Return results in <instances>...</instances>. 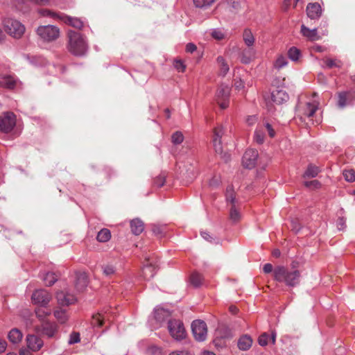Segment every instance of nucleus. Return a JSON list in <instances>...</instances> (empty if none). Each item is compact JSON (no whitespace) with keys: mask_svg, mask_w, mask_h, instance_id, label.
<instances>
[{"mask_svg":"<svg viewBox=\"0 0 355 355\" xmlns=\"http://www.w3.org/2000/svg\"><path fill=\"white\" fill-rule=\"evenodd\" d=\"M273 276L276 281L294 287L300 283L301 273L298 270H290L285 266H279L274 269Z\"/></svg>","mask_w":355,"mask_h":355,"instance_id":"1","label":"nucleus"},{"mask_svg":"<svg viewBox=\"0 0 355 355\" xmlns=\"http://www.w3.org/2000/svg\"><path fill=\"white\" fill-rule=\"evenodd\" d=\"M68 43L67 48L68 51L76 56L84 55L88 49V45L83 35L73 31H69Z\"/></svg>","mask_w":355,"mask_h":355,"instance_id":"2","label":"nucleus"},{"mask_svg":"<svg viewBox=\"0 0 355 355\" xmlns=\"http://www.w3.org/2000/svg\"><path fill=\"white\" fill-rule=\"evenodd\" d=\"M36 33L41 40L51 42L59 38L60 28L53 25L40 26L36 29Z\"/></svg>","mask_w":355,"mask_h":355,"instance_id":"3","label":"nucleus"},{"mask_svg":"<svg viewBox=\"0 0 355 355\" xmlns=\"http://www.w3.org/2000/svg\"><path fill=\"white\" fill-rule=\"evenodd\" d=\"M167 329L170 336L176 341H181L187 337V331L183 322L180 320H169Z\"/></svg>","mask_w":355,"mask_h":355,"instance_id":"4","label":"nucleus"},{"mask_svg":"<svg viewBox=\"0 0 355 355\" xmlns=\"http://www.w3.org/2000/svg\"><path fill=\"white\" fill-rule=\"evenodd\" d=\"M6 32L15 38L21 37L25 32L24 26L19 21L8 19L4 22Z\"/></svg>","mask_w":355,"mask_h":355,"instance_id":"5","label":"nucleus"},{"mask_svg":"<svg viewBox=\"0 0 355 355\" xmlns=\"http://www.w3.org/2000/svg\"><path fill=\"white\" fill-rule=\"evenodd\" d=\"M191 331L196 341H205L207 336V324L201 320H193L191 323Z\"/></svg>","mask_w":355,"mask_h":355,"instance_id":"6","label":"nucleus"},{"mask_svg":"<svg viewBox=\"0 0 355 355\" xmlns=\"http://www.w3.org/2000/svg\"><path fill=\"white\" fill-rule=\"evenodd\" d=\"M319 102L316 100L306 102L304 104L300 103L297 106L298 115L301 119L312 117L318 109Z\"/></svg>","mask_w":355,"mask_h":355,"instance_id":"7","label":"nucleus"},{"mask_svg":"<svg viewBox=\"0 0 355 355\" xmlns=\"http://www.w3.org/2000/svg\"><path fill=\"white\" fill-rule=\"evenodd\" d=\"M230 88L228 85H221L216 91V101L221 109H225L229 105Z\"/></svg>","mask_w":355,"mask_h":355,"instance_id":"8","label":"nucleus"},{"mask_svg":"<svg viewBox=\"0 0 355 355\" xmlns=\"http://www.w3.org/2000/svg\"><path fill=\"white\" fill-rule=\"evenodd\" d=\"M51 295L44 289H38L34 291L31 296L32 302L42 307H45L51 301Z\"/></svg>","mask_w":355,"mask_h":355,"instance_id":"9","label":"nucleus"},{"mask_svg":"<svg viewBox=\"0 0 355 355\" xmlns=\"http://www.w3.org/2000/svg\"><path fill=\"white\" fill-rule=\"evenodd\" d=\"M15 116L12 112H7L3 116H0V131L3 132H10L15 125Z\"/></svg>","mask_w":355,"mask_h":355,"instance_id":"10","label":"nucleus"},{"mask_svg":"<svg viewBox=\"0 0 355 355\" xmlns=\"http://www.w3.org/2000/svg\"><path fill=\"white\" fill-rule=\"evenodd\" d=\"M258 151L254 149L247 150L242 159V163L245 168H252L255 166L258 158Z\"/></svg>","mask_w":355,"mask_h":355,"instance_id":"11","label":"nucleus"},{"mask_svg":"<svg viewBox=\"0 0 355 355\" xmlns=\"http://www.w3.org/2000/svg\"><path fill=\"white\" fill-rule=\"evenodd\" d=\"M306 15L311 19H317L320 17L322 10L318 3H309L306 6Z\"/></svg>","mask_w":355,"mask_h":355,"instance_id":"12","label":"nucleus"},{"mask_svg":"<svg viewBox=\"0 0 355 355\" xmlns=\"http://www.w3.org/2000/svg\"><path fill=\"white\" fill-rule=\"evenodd\" d=\"M27 347L29 349L36 352L43 346V341L37 336L28 335L26 337Z\"/></svg>","mask_w":355,"mask_h":355,"instance_id":"13","label":"nucleus"},{"mask_svg":"<svg viewBox=\"0 0 355 355\" xmlns=\"http://www.w3.org/2000/svg\"><path fill=\"white\" fill-rule=\"evenodd\" d=\"M271 98L275 103L280 105L288 100V95L284 90L275 89L271 93Z\"/></svg>","mask_w":355,"mask_h":355,"instance_id":"14","label":"nucleus"},{"mask_svg":"<svg viewBox=\"0 0 355 355\" xmlns=\"http://www.w3.org/2000/svg\"><path fill=\"white\" fill-rule=\"evenodd\" d=\"M56 297L58 302L62 306L73 304L76 301V298L73 295L65 293L63 291L58 293Z\"/></svg>","mask_w":355,"mask_h":355,"instance_id":"15","label":"nucleus"},{"mask_svg":"<svg viewBox=\"0 0 355 355\" xmlns=\"http://www.w3.org/2000/svg\"><path fill=\"white\" fill-rule=\"evenodd\" d=\"M157 270V266L153 263H147L142 268V275L146 280L153 278Z\"/></svg>","mask_w":355,"mask_h":355,"instance_id":"16","label":"nucleus"},{"mask_svg":"<svg viewBox=\"0 0 355 355\" xmlns=\"http://www.w3.org/2000/svg\"><path fill=\"white\" fill-rule=\"evenodd\" d=\"M60 19L63 21L65 24L78 29H82L84 25L83 21L77 17L62 15L60 17Z\"/></svg>","mask_w":355,"mask_h":355,"instance_id":"17","label":"nucleus"},{"mask_svg":"<svg viewBox=\"0 0 355 355\" xmlns=\"http://www.w3.org/2000/svg\"><path fill=\"white\" fill-rule=\"evenodd\" d=\"M88 279L85 273L76 274L75 287L78 292L83 291L87 286Z\"/></svg>","mask_w":355,"mask_h":355,"instance_id":"18","label":"nucleus"},{"mask_svg":"<svg viewBox=\"0 0 355 355\" xmlns=\"http://www.w3.org/2000/svg\"><path fill=\"white\" fill-rule=\"evenodd\" d=\"M301 33L302 34L303 36H304L311 41H315L320 39V36L318 35V31L316 28L309 29L304 25H302Z\"/></svg>","mask_w":355,"mask_h":355,"instance_id":"19","label":"nucleus"},{"mask_svg":"<svg viewBox=\"0 0 355 355\" xmlns=\"http://www.w3.org/2000/svg\"><path fill=\"white\" fill-rule=\"evenodd\" d=\"M130 228L134 234L139 235L144 231V224L140 219L135 218L130 221Z\"/></svg>","mask_w":355,"mask_h":355,"instance_id":"20","label":"nucleus"},{"mask_svg":"<svg viewBox=\"0 0 355 355\" xmlns=\"http://www.w3.org/2000/svg\"><path fill=\"white\" fill-rule=\"evenodd\" d=\"M252 344V339L250 336L244 335L241 336L238 341V347L241 350L245 351L249 349Z\"/></svg>","mask_w":355,"mask_h":355,"instance_id":"21","label":"nucleus"},{"mask_svg":"<svg viewBox=\"0 0 355 355\" xmlns=\"http://www.w3.org/2000/svg\"><path fill=\"white\" fill-rule=\"evenodd\" d=\"M322 62L325 64L324 67L328 69H331L334 67L341 68L343 66V62L337 58L325 57L322 59Z\"/></svg>","mask_w":355,"mask_h":355,"instance_id":"22","label":"nucleus"},{"mask_svg":"<svg viewBox=\"0 0 355 355\" xmlns=\"http://www.w3.org/2000/svg\"><path fill=\"white\" fill-rule=\"evenodd\" d=\"M8 338L11 343L16 344L21 340L23 334L20 330L14 328L9 331Z\"/></svg>","mask_w":355,"mask_h":355,"instance_id":"23","label":"nucleus"},{"mask_svg":"<svg viewBox=\"0 0 355 355\" xmlns=\"http://www.w3.org/2000/svg\"><path fill=\"white\" fill-rule=\"evenodd\" d=\"M57 331V327L55 324L53 323H45L43 325L42 333L46 335L49 338H52L54 336Z\"/></svg>","mask_w":355,"mask_h":355,"instance_id":"24","label":"nucleus"},{"mask_svg":"<svg viewBox=\"0 0 355 355\" xmlns=\"http://www.w3.org/2000/svg\"><path fill=\"white\" fill-rule=\"evenodd\" d=\"M216 62L218 66L220 73L222 76H225L230 69L228 64L222 56H218L216 59Z\"/></svg>","mask_w":355,"mask_h":355,"instance_id":"25","label":"nucleus"},{"mask_svg":"<svg viewBox=\"0 0 355 355\" xmlns=\"http://www.w3.org/2000/svg\"><path fill=\"white\" fill-rule=\"evenodd\" d=\"M154 314L155 318L159 322L170 316V312L168 310L161 307L156 308L154 311Z\"/></svg>","mask_w":355,"mask_h":355,"instance_id":"26","label":"nucleus"},{"mask_svg":"<svg viewBox=\"0 0 355 355\" xmlns=\"http://www.w3.org/2000/svg\"><path fill=\"white\" fill-rule=\"evenodd\" d=\"M243 40L248 46H252L254 43V37L251 30L246 28L243 33Z\"/></svg>","mask_w":355,"mask_h":355,"instance_id":"27","label":"nucleus"},{"mask_svg":"<svg viewBox=\"0 0 355 355\" xmlns=\"http://www.w3.org/2000/svg\"><path fill=\"white\" fill-rule=\"evenodd\" d=\"M320 171V170L318 166L313 164H309L307 166V168L305 171L303 177L309 178H315L318 175Z\"/></svg>","mask_w":355,"mask_h":355,"instance_id":"28","label":"nucleus"},{"mask_svg":"<svg viewBox=\"0 0 355 355\" xmlns=\"http://www.w3.org/2000/svg\"><path fill=\"white\" fill-rule=\"evenodd\" d=\"M216 338L214 342L216 343L219 338H228L231 337L230 331L225 327H219L216 331Z\"/></svg>","mask_w":355,"mask_h":355,"instance_id":"29","label":"nucleus"},{"mask_svg":"<svg viewBox=\"0 0 355 355\" xmlns=\"http://www.w3.org/2000/svg\"><path fill=\"white\" fill-rule=\"evenodd\" d=\"M111 238V232L107 228H103L101 231L98 232L96 239L99 242H107Z\"/></svg>","mask_w":355,"mask_h":355,"instance_id":"30","label":"nucleus"},{"mask_svg":"<svg viewBox=\"0 0 355 355\" xmlns=\"http://www.w3.org/2000/svg\"><path fill=\"white\" fill-rule=\"evenodd\" d=\"M203 280H204V279H203V277L202 276V275H200V273H198L197 272H193L190 277L191 284L194 287L200 286L202 284Z\"/></svg>","mask_w":355,"mask_h":355,"instance_id":"31","label":"nucleus"},{"mask_svg":"<svg viewBox=\"0 0 355 355\" xmlns=\"http://www.w3.org/2000/svg\"><path fill=\"white\" fill-rule=\"evenodd\" d=\"M105 317L103 313H98L93 315L91 324L94 327H100L103 325Z\"/></svg>","mask_w":355,"mask_h":355,"instance_id":"32","label":"nucleus"},{"mask_svg":"<svg viewBox=\"0 0 355 355\" xmlns=\"http://www.w3.org/2000/svg\"><path fill=\"white\" fill-rule=\"evenodd\" d=\"M301 55V52L297 48L293 46L288 51V56L293 61H297Z\"/></svg>","mask_w":355,"mask_h":355,"instance_id":"33","label":"nucleus"},{"mask_svg":"<svg viewBox=\"0 0 355 355\" xmlns=\"http://www.w3.org/2000/svg\"><path fill=\"white\" fill-rule=\"evenodd\" d=\"M349 92H342L338 94V105L343 108L347 105Z\"/></svg>","mask_w":355,"mask_h":355,"instance_id":"34","label":"nucleus"},{"mask_svg":"<svg viewBox=\"0 0 355 355\" xmlns=\"http://www.w3.org/2000/svg\"><path fill=\"white\" fill-rule=\"evenodd\" d=\"M42 279L48 286L53 285L57 280L55 274L53 272H46L42 277Z\"/></svg>","mask_w":355,"mask_h":355,"instance_id":"35","label":"nucleus"},{"mask_svg":"<svg viewBox=\"0 0 355 355\" xmlns=\"http://www.w3.org/2000/svg\"><path fill=\"white\" fill-rule=\"evenodd\" d=\"M287 64H288V61H287L286 58L282 55H279L277 58V59L274 63V67L275 69H280L282 67L286 66Z\"/></svg>","mask_w":355,"mask_h":355,"instance_id":"36","label":"nucleus"},{"mask_svg":"<svg viewBox=\"0 0 355 355\" xmlns=\"http://www.w3.org/2000/svg\"><path fill=\"white\" fill-rule=\"evenodd\" d=\"M54 315L60 323H64L68 319L67 313L65 310L63 309L55 311Z\"/></svg>","mask_w":355,"mask_h":355,"instance_id":"37","label":"nucleus"},{"mask_svg":"<svg viewBox=\"0 0 355 355\" xmlns=\"http://www.w3.org/2000/svg\"><path fill=\"white\" fill-rule=\"evenodd\" d=\"M241 214L236 209L235 205H233L230 209V218L234 222H238L241 219Z\"/></svg>","mask_w":355,"mask_h":355,"instance_id":"38","label":"nucleus"},{"mask_svg":"<svg viewBox=\"0 0 355 355\" xmlns=\"http://www.w3.org/2000/svg\"><path fill=\"white\" fill-rule=\"evenodd\" d=\"M216 0H193L194 5L198 8H207L212 5Z\"/></svg>","mask_w":355,"mask_h":355,"instance_id":"39","label":"nucleus"},{"mask_svg":"<svg viewBox=\"0 0 355 355\" xmlns=\"http://www.w3.org/2000/svg\"><path fill=\"white\" fill-rule=\"evenodd\" d=\"M343 174L346 181L349 182L355 181V171L354 169L344 170Z\"/></svg>","mask_w":355,"mask_h":355,"instance_id":"40","label":"nucleus"},{"mask_svg":"<svg viewBox=\"0 0 355 355\" xmlns=\"http://www.w3.org/2000/svg\"><path fill=\"white\" fill-rule=\"evenodd\" d=\"M304 185L311 189V190H315V189H320L321 187V183L317 180H311V181H306L304 182Z\"/></svg>","mask_w":355,"mask_h":355,"instance_id":"41","label":"nucleus"},{"mask_svg":"<svg viewBox=\"0 0 355 355\" xmlns=\"http://www.w3.org/2000/svg\"><path fill=\"white\" fill-rule=\"evenodd\" d=\"M184 140V136L180 131L174 132L171 136V141L173 144H180Z\"/></svg>","mask_w":355,"mask_h":355,"instance_id":"42","label":"nucleus"},{"mask_svg":"<svg viewBox=\"0 0 355 355\" xmlns=\"http://www.w3.org/2000/svg\"><path fill=\"white\" fill-rule=\"evenodd\" d=\"M211 35L213 38L218 41L222 40L225 38L224 32L219 28H215L211 30Z\"/></svg>","mask_w":355,"mask_h":355,"instance_id":"43","label":"nucleus"},{"mask_svg":"<svg viewBox=\"0 0 355 355\" xmlns=\"http://www.w3.org/2000/svg\"><path fill=\"white\" fill-rule=\"evenodd\" d=\"M226 200L228 202H230L232 205H234L235 202V196L234 191L232 187H228L226 190Z\"/></svg>","mask_w":355,"mask_h":355,"instance_id":"44","label":"nucleus"},{"mask_svg":"<svg viewBox=\"0 0 355 355\" xmlns=\"http://www.w3.org/2000/svg\"><path fill=\"white\" fill-rule=\"evenodd\" d=\"M224 128L223 125H218L216 127L214 130V137L213 139H222L223 135H224Z\"/></svg>","mask_w":355,"mask_h":355,"instance_id":"45","label":"nucleus"},{"mask_svg":"<svg viewBox=\"0 0 355 355\" xmlns=\"http://www.w3.org/2000/svg\"><path fill=\"white\" fill-rule=\"evenodd\" d=\"M103 274L106 276H110L115 272V268L110 264H106L102 266Z\"/></svg>","mask_w":355,"mask_h":355,"instance_id":"46","label":"nucleus"},{"mask_svg":"<svg viewBox=\"0 0 355 355\" xmlns=\"http://www.w3.org/2000/svg\"><path fill=\"white\" fill-rule=\"evenodd\" d=\"M173 67L180 72H184L186 69V65L182 60H175Z\"/></svg>","mask_w":355,"mask_h":355,"instance_id":"47","label":"nucleus"},{"mask_svg":"<svg viewBox=\"0 0 355 355\" xmlns=\"http://www.w3.org/2000/svg\"><path fill=\"white\" fill-rule=\"evenodd\" d=\"M254 138L257 144H261L264 141V134L260 130H256L254 132Z\"/></svg>","mask_w":355,"mask_h":355,"instance_id":"48","label":"nucleus"},{"mask_svg":"<svg viewBox=\"0 0 355 355\" xmlns=\"http://www.w3.org/2000/svg\"><path fill=\"white\" fill-rule=\"evenodd\" d=\"M213 146L216 153L221 154L223 153V146L220 139H213Z\"/></svg>","mask_w":355,"mask_h":355,"instance_id":"49","label":"nucleus"},{"mask_svg":"<svg viewBox=\"0 0 355 355\" xmlns=\"http://www.w3.org/2000/svg\"><path fill=\"white\" fill-rule=\"evenodd\" d=\"M165 183V176L164 175H159L155 178L153 180V185L157 187H162Z\"/></svg>","mask_w":355,"mask_h":355,"instance_id":"50","label":"nucleus"},{"mask_svg":"<svg viewBox=\"0 0 355 355\" xmlns=\"http://www.w3.org/2000/svg\"><path fill=\"white\" fill-rule=\"evenodd\" d=\"M80 340V334L78 332H72L70 334L68 343L69 345H73L79 343Z\"/></svg>","mask_w":355,"mask_h":355,"instance_id":"51","label":"nucleus"},{"mask_svg":"<svg viewBox=\"0 0 355 355\" xmlns=\"http://www.w3.org/2000/svg\"><path fill=\"white\" fill-rule=\"evenodd\" d=\"M40 13L42 16L50 17H52L54 19H56V18L60 19V17H61L58 13L51 12V10H47V9L42 10L40 11Z\"/></svg>","mask_w":355,"mask_h":355,"instance_id":"52","label":"nucleus"},{"mask_svg":"<svg viewBox=\"0 0 355 355\" xmlns=\"http://www.w3.org/2000/svg\"><path fill=\"white\" fill-rule=\"evenodd\" d=\"M269 336L267 333L262 334L258 338V343L261 346H266L268 343Z\"/></svg>","mask_w":355,"mask_h":355,"instance_id":"53","label":"nucleus"},{"mask_svg":"<svg viewBox=\"0 0 355 355\" xmlns=\"http://www.w3.org/2000/svg\"><path fill=\"white\" fill-rule=\"evenodd\" d=\"M37 316L40 319L43 320L46 315L51 314L50 311H44L42 308H39L35 311Z\"/></svg>","mask_w":355,"mask_h":355,"instance_id":"54","label":"nucleus"},{"mask_svg":"<svg viewBox=\"0 0 355 355\" xmlns=\"http://www.w3.org/2000/svg\"><path fill=\"white\" fill-rule=\"evenodd\" d=\"M3 84L5 87H6L8 89H12L15 87V86L16 85V82L13 79L8 78H6L3 80Z\"/></svg>","mask_w":355,"mask_h":355,"instance_id":"55","label":"nucleus"},{"mask_svg":"<svg viewBox=\"0 0 355 355\" xmlns=\"http://www.w3.org/2000/svg\"><path fill=\"white\" fill-rule=\"evenodd\" d=\"M227 4L234 10H238L241 6L240 0H226Z\"/></svg>","mask_w":355,"mask_h":355,"instance_id":"56","label":"nucleus"},{"mask_svg":"<svg viewBox=\"0 0 355 355\" xmlns=\"http://www.w3.org/2000/svg\"><path fill=\"white\" fill-rule=\"evenodd\" d=\"M168 355H191V354L190 351L187 349H181L173 351Z\"/></svg>","mask_w":355,"mask_h":355,"instance_id":"57","label":"nucleus"},{"mask_svg":"<svg viewBox=\"0 0 355 355\" xmlns=\"http://www.w3.org/2000/svg\"><path fill=\"white\" fill-rule=\"evenodd\" d=\"M257 121V117L255 115L248 116L246 119V123L249 125H253Z\"/></svg>","mask_w":355,"mask_h":355,"instance_id":"58","label":"nucleus"},{"mask_svg":"<svg viewBox=\"0 0 355 355\" xmlns=\"http://www.w3.org/2000/svg\"><path fill=\"white\" fill-rule=\"evenodd\" d=\"M196 45L193 43H188L186 46V51L187 53H193L196 50Z\"/></svg>","mask_w":355,"mask_h":355,"instance_id":"59","label":"nucleus"},{"mask_svg":"<svg viewBox=\"0 0 355 355\" xmlns=\"http://www.w3.org/2000/svg\"><path fill=\"white\" fill-rule=\"evenodd\" d=\"M153 233L157 236H162L164 233L163 229L159 226L154 225L153 227Z\"/></svg>","mask_w":355,"mask_h":355,"instance_id":"60","label":"nucleus"},{"mask_svg":"<svg viewBox=\"0 0 355 355\" xmlns=\"http://www.w3.org/2000/svg\"><path fill=\"white\" fill-rule=\"evenodd\" d=\"M266 128L268 130V135L270 137H274L275 136V131L272 128L271 125L269 123L266 124Z\"/></svg>","mask_w":355,"mask_h":355,"instance_id":"61","label":"nucleus"},{"mask_svg":"<svg viewBox=\"0 0 355 355\" xmlns=\"http://www.w3.org/2000/svg\"><path fill=\"white\" fill-rule=\"evenodd\" d=\"M263 270L265 273H270V272L274 271L273 267H272V264H270V263H266L263 266Z\"/></svg>","mask_w":355,"mask_h":355,"instance_id":"62","label":"nucleus"},{"mask_svg":"<svg viewBox=\"0 0 355 355\" xmlns=\"http://www.w3.org/2000/svg\"><path fill=\"white\" fill-rule=\"evenodd\" d=\"M241 62L244 64H248L250 62L251 58L245 55V51H243L241 55Z\"/></svg>","mask_w":355,"mask_h":355,"instance_id":"63","label":"nucleus"},{"mask_svg":"<svg viewBox=\"0 0 355 355\" xmlns=\"http://www.w3.org/2000/svg\"><path fill=\"white\" fill-rule=\"evenodd\" d=\"M234 86L236 89L240 90L244 87V83L241 80H235Z\"/></svg>","mask_w":355,"mask_h":355,"instance_id":"64","label":"nucleus"}]
</instances>
